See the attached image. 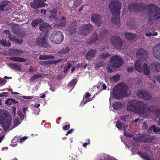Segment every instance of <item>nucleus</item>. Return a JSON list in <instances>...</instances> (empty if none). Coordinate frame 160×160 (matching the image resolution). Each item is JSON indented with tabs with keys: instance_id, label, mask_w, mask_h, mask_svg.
Returning a JSON list of instances; mask_svg holds the SVG:
<instances>
[{
	"instance_id": "1",
	"label": "nucleus",
	"mask_w": 160,
	"mask_h": 160,
	"mask_svg": "<svg viewBox=\"0 0 160 160\" xmlns=\"http://www.w3.org/2000/svg\"><path fill=\"white\" fill-rule=\"evenodd\" d=\"M127 109L128 111L138 114L149 113L151 110L146 103L138 100H131L128 102Z\"/></svg>"
},
{
	"instance_id": "2",
	"label": "nucleus",
	"mask_w": 160,
	"mask_h": 160,
	"mask_svg": "<svg viewBox=\"0 0 160 160\" xmlns=\"http://www.w3.org/2000/svg\"><path fill=\"white\" fill-rule=\"evenodd\" d=\"M122 3L119 1L116 0L112 1L109 3V8L112 14L119 16L118 17H113L111 20L112 23L114 24L117 27L120 25L119 15Z\"/></svg>"
},
{
	"instance_id": "3",
	"label": "nucleus",
	"mask_w": 160,
	"mask_h": 160,
	"mask_svg": "<svg viewBox=\"0 0 160 160\" xmlns=\"http://www.w3.org/2000/svg\"><path fill=\"white\" fill-rule=\"evenodd\" d=\"M12 122V118L8 113L4 111L0 110V124L5 131H8Z\"/></svg>"
},
{
	"instance_id": "4",
	"label": "nucleus",
	"mask_w": 160,
	"mask_h": 160,
	"mask_svg": "<svg viewBox=\"0 0 160 160\" xmlns=\"http://www.w3.org/2000/svg\"><path fill=\"white\" fill-rule=\"evenodd\" d=\"M109 65L107 67L108 72H113V68L117 69L121 67L124 63L123 60L120 56L115 55L112 57L109 61Z\"/></svg>"
},
{
	"instance_id": "5",
	"label": "nucleus",
	"mask_w": 160,
	"mask_h": 160,
	"mask_svg": "<svg viewBox=\"0 0 160 160\" xmlns=\"http://www.w3.org/2000/svg\"><path fill=\"white\" fill-rule=\"evenodd\" d=\"M127 88L124 83H119L115 87L116 90L114 92V96L118 99L122 98L126 93Z\"/></svg>"
},
{
	"instance_id": "6",
	"label": "nucleus",
	"mask_w": 160,
	"mask_h": 160,
	"mask_svg": "<svg viewBox=\"0 0 160 160\" xmlns=\"http://www.w3.org/2000/svg\"><path fill=\"white\" fill-rule=\"evenodd\" d=\"M148 14L152 16L155 20L160 19V8L156 5L151 4L147 5Z\"/></svg>"
},
{
	"instance_id": "7",
	"label": "nucleus",
	"mask_w": 160,
	"mask_h": 160,
	"mask_svg": "<svg viewBox=\"0 0 160 160\" xmlns=\"http://www.w3.org/2000/svg\"><path fill=\"white\" fill-rule=\"evenodd\" d=\"M64 38L62 33L59 31H53L49 37L51 41L55 44L61 43L63 41Z\"/></svg>"
},
{
	"instance_id": "8",
	"label": "nucleus",
	"mask_w": 160,
	"mask_h": 160,
	"mask_svg": "<svg viewBox=\"0 0 160 160\" xmlns=\"http://www.w3.org/2000/svg\"><path fill=\"white\" fill-rule=\"evenodd\" d=\"M128 8L131 12H140L145 9H148L147 6L141 2H134L129 4L128 5Z\"/></svg>"
},
{
	"instance_id": "9",
	"label": "nucleus",
	"mask_w": 160,
	"mask_h": 160,
	"mask_svg": "<svg viewBox=\"0 0 160 160\" xmlns=\"http://www.w3.org/2000/svg\"><path fill=\"white\" fill-rule=\"evenodd\" d=\"M79 28L80 30L78 33L81 35H88L93 28V26L91 24L82 25Z\"/></svg>"
},
{
	"instance_id": "10",
	"label": "nucleus",
	"mask_w": 160,
	"mask_h": 160,
	"mask_svg": "<svg viewBox=\"0 0 160 160\" xmlns=\"http://www.w3.org/2000/svg\"><path fill=\"white\" fill-rule=\"evenodd\" d=\"M111 40L113 46L115 48L117 49L121 48L123 43L119 37L112 36L111 38Z\"/></svg>"
},
{
	"instance_id": "11",
	"label": "nucleus",
	"mask_w": 160,
	"mask_h": 160,
	"mask_svg": "<svg viewBox=\"0 0 160 160\" xmlns=\"http://www.w3.org/2000/svg\"><path fill=\"white\" fill-rule=\"evenodd\" d=\"M137 58L141 60H144L147 58L148 53L146 50L143 48H139L136 52Z\"/></svg>"
},
{
	"instance_id": "12",
	"label": "nucleus",
	"mask_w": 160,
	"mask_h": 160,
	"mask_svg": "<svg viewBox=\"0 0 160 160\" xmlns=\"http://www.w3.org/2000/svg\"><path fill=\"white\" fill-rule=\"evenodd\" d=\"M46 0H34L30 3V6L33 8L37 9L40 7H44L47 5L44 2Z\"/></svg>"
},
{
	"instance_id": "13",
	"label": "nucleus",
	"mask_w": 160,
	"mask_h": 160,
	"mask_svg": "<svg viewBox=\"0 0 160 160\" xmlns=\"http://www.w3.org/2000/svg\"><path fill=\"white\" fill-rule=\"evenodd\" d=\"M137 94L138 97L145 100H150L152 97L145 89L141 90L138 91Z\"/></svg>"
},
{
	"instance_id": "14",
	"label": "nucleus",
	"mask_w": 160,
	"mask_h": 160,
	"mask_svg": "<svg viewBox=\"0 0 160 160\" xmlns=\"http://www.w3.org/2000/svg\"><path fill=\"white\" fill-rule=\"evenodd\" d=\"M37 45L40 47L47 48L48 44L45 37H40L36 40Z\"/></svg>"
},
{
	"instance_id": "15",
	"label": "nucleus",
	"mask_w": 160,
	"mask_h": 160,
	"mask_svg": "<svg viewBox=\"0 0 160 160\" xmlns=\"http://www.w3.org/2000/svg\"><path fill=\"white\" fill-rule=\"evenodd\" d=\"M91 21L99 27L102 24V19L101 16L99 14H94L91 16Z\"/></svg>"
},
{
	"instance_id": "16",
	"label": "nucleus",
	"mask_w": 160,
	"mask_h": 160,
	"mask_svg": "<svg viewBox=\"0 0 160 160\" xmlns=\"http://www.w3.org/2000/svg\"><path fill=\"white\" fill-rule=\"evenodd\" d=\"M51 28V26L47 23H43L41 24L39 27L40 30L45 33L46 34H47L49 30Z\"/></svg>"
},
{
	"instance_id": "17",
	"label": "nucleus",
	"mask_w": 160,
	"mask_h": 160,
	"mask_svg": "<svg viewBox=\"0 0 160 160\" xmlns=\"http://www.w3.org/2000/svg\"><path fill=\"white\" fill-rule=\"evenodd\" d=\"M8 3H10L9 1H4L0 4V12H2L4 11H7L10 9L9 7Z\"/></svg>"
},
{
	"instance_id": "18",
	"label": "nucleus",
	"mask_w": 160,
	"mask_h": 160,
	"mask_svg": "<svg viewBox=\"0 0 160 160\" xmlns=\"http://www.w3.org/2000/svg\"><path fill=\"white\" fill-rule=\"evenodd\" d=\"M77 23L76 22H71L68 28V32L71 34H74L76 32Z\"/></svg>"
},
{
	"instance_id": "19",
	"label": "nucleus",
	"mask_w": 160,
	"mask_h": 160,
	"mask_svg": "<svg viewBox=\"0 0 160 160\" xmlns=\"http://www.w3.org/2000/svg\"><path fill=\"white\" fill-rule=\"evenodd\" d=\"M97 51L95 49H90L86 55V59L90 60H91V57H94L97 54Z\"/></svg>"
},
{
	"instance_id": "20",
	"label": "nucleus",
	"mask_w": 160,
	"mask_h": 160,
	"mask_svg": "<svg viewBox=\"0 0 160 160\" xmlns=\"http://www.w3.org/2000/svg\"><path fill=\"white\" fill-rule=\"evenodd\" d=\"M98 34L96 32H94L92 35L91 38L87 41V44H92L96 42L98 40Z\"/></svg>"
},
{
	"instance_id": "21",
	"label": "nucleus",
	"mask_w": 160,
	"mask_h": 160,
	"mask_svg": "<svg viewBox=\"0 0 160 160\" xmlns=\"http://www.w3.org/2000/svg\"><path fill=\"white\" fill-rule=\"evenodd\" d=\"M153 54L157 58L160 59V44L156 45L153 48Z\"/></svg>"
},
{
	"instance_id": "22",
	"label": "nucleus",
	"mask_w": 160,
	"mask_h": 160,
	"mask_svg": "<svg viewBox=\"0 0 160 160\" xmlns=\"http://www.w3.org/2000/svg\"><path fill=\"white\" fill-rule=\"evenodd\" d=\"M150 67L149 68L146 63H145L141 68L140 72H143L144 75H148L150 73Z\"/></svg>"
},
{
	"instance_id": "23",
	"label": "nucleus",
	"mask_w": 160,
	"mask_h": 160,
	"mask_svg": "<svg viewBox=\"0 0 160 160\" xmlns=\"http://www.w3.org/2000/svg\"><path fill=\"white\" fill-rule=\"evenodd\" d=\"M151 70H155L158 72H160V63L153 62L152 63L150 66Z\"/></svg>"
},
{
	"instance_id": "24",
	"label": "nucleus",
	"mask_w": 160,
	"mask_h": 160,
	"mask_svg": "<svg viewBox=\"0 0 160 160\" xmlns=\"http://www.w3.org/2000/svg\"><path fill=\"white\" fill-rule=\"evenodd\" d=\"M125 37L126 39L129 41H132L135 38L136 35L132 33L128 32H125L124 34Z\"/></svg>"
},
{
	"instance_id": "25",
	"label": "nucleus",
	"mask_w": 160,
	"mask_h": 160,
	"mask_svg": "<svg viewBox=\"0 0 160 160\" xmlns=\"http://www.w3.org/2000/svg\"><path fill=\"white\" fill-rule=\"evenodd\" d=\"M123 104L120 102H116L112 104V107L115 110H120L122 108Z\"/></svg>"
},
{
	"instance_id": "26",
	"label": "nucleus",
	"mask_w": 160,
	"mask_h": 160,
	"mask_svg": "<svg viewBox=\"0 0 160 160\" xmlns=\"http://www.w3.org/2000/svg\"><path fill=\"white\" fill-rule=\"evenodd\" d=\"M10 52L11 55L18 56L20 54L23 53V51L22 50L12 49L10 51Z\"/></svg>"
},
{
	"instance_id": "27",
	"label": "nucleus",
	"mask_w": 160,
	"mask_h": 160,
	"mask_svg": "<svg viewBox=\"0 0 160 160\" xmlns=\"http://www.w3.org/2000/svg\"><path fill=\"white\" fill-rule=\"evenodd\" d=\"M54 58V57L52 55H41L39 58V59L41 60H46L48 59H53Z\"/></svg>"
},
{
	"instance_id": "28",
	"label": "nucleus",
	"mask_w": 160,
	"mask_h": 160,
	"mask_svg": "<svg viewBox=\"0 0 160 160\" xmlns=\"http://www.w3.org/2000/svg\"><path fill=\"white\" fill-rule=\"evenodd\" d=\"M43 22V21L40 18H38L35 20L32 21L31 25L33 27H35L38 26V24H41Z\"/></svg>"
},
{
	"instance_id": "29",
	"label": "nucleus",
	"mask_w": 160,
	"mask_h": 160,
	"mask_svg": "<svg viewBox=\"0 0 160 160\" xmlns=\"http://www.w3.org/2000/svg\"><path fill=\"white\" fill-rule=\"evenodd\" d=\"M8 65L12 69H15L18 71H20L21 70V67L20 65L14 63H8Z\"/></svg>"
},
{
	"instance_id": "30",
	"label": "nucleus",
	"mask_w": 160,
	"mask_h": 160,
	"mask_svg": "<svg viewBox=\"0 0 160 160\" xmlns=\"http://www.w3.org/2000/svg\"><path fill=\"white\" fill-rule=\"evenodd\" d=\"M10 59L16 62H24L26 61V59L25 58L14 56L11 57Z\"/></svg>"
},
{
	"instance_id": "31",
	"label": "nucleus",
	"mask_w": 160,
	"mask_h": 160,
	"mask_svg": "<svg viewBox=\"0 0 160 160\" xmlns=\"http://www.w3.org/2000/svg\"><path fill=\"white\" fill-rule=\"evenodd\" d=\"M0 43L2 46L5 47H9L11 46V43L9 41L3 39L0 40Z\"/></svg>"
},
{
	"instance_id": "32",
	"label": "nucleus",
	"mask_w": 160,
	"mask_h": 160,
	"mask_svg": "<svg viewBox=\"0 0 160 160\" xmlns=\"http://www.w3.org/2000/svg\"><path fill=\"white\" fill-rule=\"evenodd\" d=\"M116 127L119 129L122 130L123 129L125 130V126L123 122H121L120 121L118 120L116 123Z\"/></svg>"
},
{
	"instance_id": "33",
	"label": "nucleus",
	"mask_w": 160,
	"mask_h": 160,
	"mask_svg": "<svg viewBox=\"0 0 160 160\" xmlns=\"http://www.w3.org/2000/svg\"><path fill=\"white\" fill-rule=\"evenodd\" d=\"M57 10L53 11L51 12V14L49 17V18L51 20L55 21L57 20Z\"/></svg>"
},
{
	"instance_id": "34",
	"label": "nucleus",
	"mask_w": 160,
	"mask_h": 160,
	"mask_svg": "<svg viewBox=\"0 0 160 160\" xmlns=\"http://www.w3.org/2000/svg\"><path fill=\"white\" fill-rule=\"evenodd\" d=\"M78 82L77 80L76 79H72L68 84V86L72 88V90L75 87Z\"/></svg>"
},
{
	"instance_id": "35",
	"label": "nucleus",
	"mask_w": 160,
	"mask_h": 160,
	"mask_svg": "<svg viewBox=\"0 0 160 160\" xmlns=\"http://www.w3.org/2000/svg\"><path fill=\"white\" fill-rule=\"evenodd\" d=\"M3 32L6 34V36L8 37L11 41H13L14 37L12 35L10 31L6 30L4 31Z\"/></svg>"
},
{
	"instance_id": "36",
	"label": "nucleus",
	"mask_w": 160,
	"mask_h": 160,
	"mask_svg": "<svg viewBox=\"0 0 160 160\" xmlns=\"http://www.w3.org/2000/svg\"><path fill=\"white\" fill-rule=\"evenodd\" d=\"M135 70L138 72L141 71V65L139 61H137L135 63Z\"/></svg>"
},
{
	"instance_id": "37",
	"label": "nucleus",
	"mask_w": 160,
	"mask_h": 160,
	"mask_svg": "<svg viewBox=\"0 0 160 160\" xmlns=\"http://www.w3.org/2000/svg\"><path fill=\"white\" fill-rule=\"evenodd\" d=\"M42 75L41 73H40L39 74H35L30 78V82H32L35 81L37 78H42Z\"/></svg>"
},
{
	"instance_id": "38",
	"label": "nucleus",
	"mask_w": 160,
	"mask_h": 160,
	"mask_svg": "<svg viewBox=\"0 0 160 160\" xmlns=\"http://www.w3.org/2000/svg\"><path fill=\"white\" fill-rule=\"evenodd\" d=\"M18 24H15V25H13L11 27V29L13 32L15 34H18L19 32V31L18 30Z\"/></svg>"
},
{
	"instance_id": "39",
	"label": "nucleus",
	"mask_w": 160,
	"mask_h": 160,
	"mask_svg": "<svg viewBox=\"0 0 160 160\" xmlns=\"http://www.w3.org/2000/svg\"><path fill=\"white\" fill-rule=\"evenodd\" d=\"M69 50L68 47H66L62 49L59 52H58V53L62 54L63 55L69 52Z\"/></svg>"
},
{
	"instance_id": "40",
	"label": "nucleus",
	"mask_w": 160,
	"mask_h": 160,
	"mask_svg": "<svg viewBox=\"0 0 160 160\" xmlns=\"http://www.w3.org/2000/svg\"><path fill=\"white\" fill-rule=\"evenodd\" d=\"M111 56L110 54L108 52H103L100 55V58L103 59H105Z\"/></svg>"
},
{
	"instance_id": "41",
	"label": "nucleus",
	"mask_w": 160,
	"mask_h": 160,
	"mask_svg": "<svg viewBox=\"0 0 160 160\" xmlns=\"http://www.w3.org/2000/svg\"><path fill=\"white\" fill-rule=\"evenodd\" d=\"M120 79V75L119 74H116L113 76L111 78V80L115 82H117Z\"/></svg>"
},
{
	"instance_id": "42",
	"label": "nucleus",
	"mask_w": 160,
	"mask_h": 160,
	"mask_svg": "<svg viewBox=\"0 0 160 160\" xmlns=\"http://www.w3.org/2000/svg\"><path fill=\"white\" fill-rule=\"evenodd\" d=\"M60 26L62 27H64L66 24V18L64 17H62L61 18V21L60 22Z\"/></svg>"
},
{
	"instance_id": "43",
	"label": "nucleus",
	"mask_w": 160,
	"mask_h": 160,
	"mask_svg": "<svg viewBox=\"0 0 160 160\" xmlns=\"http://www.w3.org/2000/svg\"><path fill=\"white\" fill-rule=\"evenodd\" d=\"M140 156L144 160H150L149 156L145 153H142Z\"/></svg>"
},
{
	"instance_id": "44",
	"label": "nucleus",
	"mask_w": 160,
	"mask_h": 160,
	"mask_svg": "<svg viewBox=\"0 0 160 160\" xmlns=\"http://www.w3.org/2000/svg\"><path fill=\"white\" fill-rule=\"evenodd\" d=\"M158 33L157 32H150L146 33L145 34V36L147 37H150L152 36H156L158 35Z\"/></svg>"
},
{
	"instance_id": "45",
	"label": "nucleus",
	"mask_w": 160,
	"mask_h": 160,
	"mask_svg": "<svg viewBox=\"0 0 160 160\" xmlns=\"http://www.w3.org/2000/svg\"><path fill=\"white\" fill-rule=\"evenodd\" d=\"M108 31L107 29H104L101 32V36L102 38H103L106 37L108 35Z\"/></svg>"
},
{
	"instance_id": "46",
	"label": "nucleus",
	"mask_w": 160,
	"mask_h": 160,
	"mask_svg": "<svg viewBox=\"0 0 160 160\" xmlns=\"http://www.w3.org/2000/svg\"><path fill=\"white\" fill-rule=\"evenodd\" d=\"M128 25L131 28H135L136 27V24L134 22H131L128 23Z\"/></svg>"
},
{
	"instance_id": "47",
	"label": "nucleus",
	"mask_w": 160,
	"mask_h": 160,
	"mask_svg": "<svg viewBox=\"0 0 160 160\" xmlns=\"http://www.w3.org/2000/svg\"><path fill=\"white\" fill-rule=\"evenodd\" d=\"M145 141L146 142H151L152 140V138L151 136L149 135L145 134Z\"/></svg>"
},
{
	"instance_id": "48",
	"label": "nucleus",
	"mask_w": 160,
	"mask_h": 160,
	"mask_svg": "<svg viewBox=\"0 0 160 160\" xmlns=\"http://www.w3.org/2000/svg\"><path fill=\"white\" fill-rule=\"evenodd\" d=\"M20 120L19 119H15L13 123V127H12L10 129H12L13 128L16 127L19 124Z\"/></svg>"
},
{
	"instance_id": "49",
	"label": "nucleus",
	"mask_w": 160,
	"mask_h": 160,
	"mask_svg": "<svg viewBox=\"0 0 160 160\" xmlns=\"http://www.w3.org/2000/svg\"><path fill=\"white\" fill-rule=\"evenodd\" d=\"M62 61V59H58L56 60L48 61L49 65L58 63Z\"/></svg>"
},
{
	"instance_id": "50",
	"label": "nucleus",
	"mask_w": 160,
	"mask_h": 160,
	"mask_svg": "<svg viewBox=\"0 0 160 160\" xmlns=\"http://www.w3.org/2000/svg\"><path fill=\"white\" fill-rule=\"evenodd\" d=\"M64 124H66L63 127V129L64 130H67L69 129L70 127V124L68 122H65Z\"/></svg>"
},
{
	"instance_id": "51",
	"label": "nucleus",
	"mask_w": 160,
	"mask_h": 160,
	"mask_svg": "<svg viewBox=\"0 0 160 160\" xmlns=\"http://www.w3.org/2000/svg\"><path fill=\"white\" fill-rule=\"evenodd\" d=\"M145 134L142 135L138 138V141L141 142H145Z\"/></svg>"
},
{
	"instance_id": "52",
	"label": "nucleus",
	"mask_w": 160,
	"mask_h": 160,
	"mask_svg": "<svg viewBox=\"0 0 160 160\" xmlns=\"http://www.w3.org/2000/svg\"><path fill=\"white\" fill-rule=\"evenodd\" d=\"M5 103L6 104H7L8 105H11L12 103V98H9L6 100Z\"/></svg>"
},
{
	"instance_id": "53",
	"label": "nucleus",
	"mask_w": 160,
	"mask_h": 160,
	"mask_svg": "<svg viewBox=\"0 0 160 160\" xmlns=\"http://www.w3.org/2000/svg\"><path fill=\"white\" fill-rule=\"evenodd\" d=\"M40 64L42 65L49 66L48 61H41Z\"/></svg>"
},
{
	"instance_id": "54",
	"label": "nucleus",
	"mask_w": 160,
	"mask_h": 160,
	"mask_svg": "<svg viewBox=\"0 0 160 160\" xmlns=\"http://www.w3.org/2000/svg\"><path fill=\"white\" fill-rule=\"evenodd\" d=\"M17 114L21 119H23L24 116L21 111H18L17 112Z\"/></svg>"
},
{
	"instance_id": "55",
	"label": "nucleus",
	"mask_w": 160,
	"mask_h": 160,
	"mask_svg": "<svg viewBox=\"0 0 160 160\" xmlns=\"http://www.w3.org/2000/svg\"><path fill=\"white\" fill-rule=\"evenodd\" d=\"M153 132H160V128L155 127L154 125H153Z\"/></svg>"
},
{
	"instance_id": "56",
	"label": "nucleus",
	"mask_w": 160,
	"mask_h": 160,
	"mask_svg": "<svg viewBox=\"0 0 160 160\" xmlns=\"http://www.w3.org/2000/svg\"><path fill=\"white\" fill-rule=\"evenodd\" d=\"M9 95V93L7 92H4L0 93V97L7 96Z\"/></svg>"
},
{
	"instance_id": "57",
	"label": "nucleus",
	"mask_w": 160,
	"mask_h": 160,
	"mask_svg": "<svg viewBox=\"0 0 160 160\" xmlns=\"http://www.w3.org/2000/svg\"><path fill=\"white\" fill-rule=\"evenodd\" d=\"M12 41L14 42H15L18 43V44H20L22 43V40L20 41L18 39H16L15 37H14V39L13 41Z\"/></svg>"
},
{
	"instance_id": "58",
	"label": "nucleus",
	"mask_w": 160,
	"mask_h": 160,
	"mask_svg": "<svg viewBox=\"0 0 160 160\" xmlns=\"http://www.w3.org/2000/svg\"><path fill=\"white\" fill-rule=\"evenodd\" d=\"M33 97V96H23L22 98L26 99H32Z\"/></svg>"
},
{
	"instance_id": "59",
	"label": "nucleus",
	"mask_w": 160,
	"mask_h": 160,
	"mask_svg": "<svg viewBox=\"0 0 160 160\" xmlns=\"http://www.w3.org/2000/svg\"><path fill=\"white\" fill-rule=\"evenodd\" d=\"M109 46L106 47L105 46H103V47H102V48L101 49V50L100 51L101 52L102 51H104L106 49H107V50L109 49Z\"/></svg>"
},
{
	"instance_id": "60",
	"label": "nucleus",
	"mask_w": 160,
	"mask_h": 160,
	"mask_svg": "<svg viewBox=\"0 0 160 160\" xmlns=\"http://www.w3.org/2000/svg\"><path fill=\"white\" fill-rule=\"evenodd\" d=\"M18 137H15L12 140V143H15L18 141Z\"/></svg>"
},
{
	"instance_id": "61",
	"label": "nucleus",
	"mask_w": 160,
	"mask_h": 160,
	"mask_svg": "<svg viewBox=\"0 0 160 160\" xmlns=\"http://www.w3.org/2000/svg\"><path fill=\"white\" fill-rule=\"evenodd\" d=\"M74 131V129H71L70 130L67 131L66 132V133L65 134L66 136L68 135L69 134H70L72 133V132Z\"/></svg>"
},
{
	"instance_id": "62",
	"label": "nucleus",
	"mask_w": 160,
	"mask_h": 160,
	"mask_svg": "<svg viewBox=\"0 0 160 160\" xmlns=\"http://www.w3.org/2000/svg\"><path fill=\"white\" fill-rule=\"evenodd\" d=\"M27 138V137H23L20 139L19 142H24Z\"/></svg>"
},
{
	"instance_id": "63",
	"label": "nucleus",
	"mask_w": 160,
	"mask_h": 160,
	"mask_svg": "<svg viewBox=\"0 0 160 160\" xmlns=\"http://www.w3.org/2000/svg\"><path fill=\"white\" fill-rule=\"evenodd\" d=\"M155 113L156 115L158 116H159L160 115V109H157L155 111Z\"/></svg>"
},
{
	"instance_id": "64",
	"label": "nucleus",
	"mask_w": 160,
	"mask_h": 160,
	"mask_svg": "<svg viewBox=\"0 0 160 160\" xmlns=\"http://www.w3.org/2000/svg\"><path fill=\"white\" fill-rule=\"evenodd\" d=\"M91 96V94L88 92H87L85 94L84 97L86 98H88Z\"/></svg>"
}]
</instances>
